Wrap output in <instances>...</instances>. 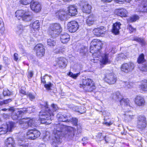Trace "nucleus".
<instances>
[{
    "label": "nucleus",
    "instance_id": "f257e3e1",
    "mask_svg": "<svg viewBox=\"0 0 147 147\" xmlns=\"http://www.w3.org/2000/svg\"><path fill=\"white\" fill-rule=\"evenodd\" d=\"M45 108V110H42L39 113V116L40 117L41 123L48 125L51 123V116L54 115L53 112L58 109V107L57 105L52 104L51 109H49L47 104Z\"/></svg>",
    "mask_w": 147,
    "mask_h": 147
},
{
    "label": "nucleus",
    "instance_id": "f03ea898",
    "mask_svg": "<svg viewBox=\"0 0 147 147\" xmlns=\"http://www.w3.org/2000/svg\"><path fill=\"white\" fill-rule=\"evenodd\" d=\"M63 126L61 125L60 124H58L56 125V128H55L56 129L57 132L59 133L61 132L60 134L57 133V134H55L54 139H53L51 143H58L59 142H60L61 141V137H59L58 135H60L62 134L63 136L66 137L69 136L71 137L74 136V128L71 127H68L65 128H63ZM53 144V143H52Z\"/></svg>",
    "mask_w": 147,
    "mask_h": 147
},
{
    "label": "nucleus",
    "instance_id": "7ed1b4c3",
    "mask_svg": "<svg viewBox=\"0 0 147 147\" xmlns=\"http://www.w3.org/2000/svg\"><path fill=\"white\" fill-rule=\"evenodd\" d=\"M82 83V84H80V87L83 88L86 91L91 92L96 88L94 82L91 79L83 80Z\"/></svg>",
    "mask_w": 147,
    "mask_h": 147
},
{
    "label": "nucleus",
    "instance_id": "20e7f679",
    "mask_svg": "<svg viewBox=\"0 0 147 147\" xmlns=\"http://www.w3.org/2000/svg\"><path fill=\"white\" fill-rule=\"evenodd\" d=\"M57 117L60 121L71 123L75 126L78 125V119L76 118L73 117L69 114L62 115L59 113L57 115Z\"/></svg>",
    "mask_w": 147,
    "mask_h": 147
},
{
    "label": "nucleus",
    "instance_id": "39448f33",
    "mask_svg": "<svg viewBox=\"0 0 147 147\" xmlns=\"http://www.w3.org/2000/svg\"><path fill=\"white\" fill-rule=\"evenodd\" d=\"M102 43L98 40L94 39L92 41L90 49L93 56H96L97 53L100 54V50L102 47Z\"/></svg>",
    "mask_w": 147,
    "mask_h": 147
},
{
    "label": "nucleus",
    "instance_id": "423d86ee",
    "mask_svg": "<svg viewBox=\"0 0 147 147\" xmlns=\"http://www.w3.org/2000/svg\"><path fill=\"white\" fill-rule=\"evenodd\" d=\"M15 15L16 16L19 20L22 18L24 21L26 22L30 21L32 18V17L29 12L22 10L16 11Z\"/></svg>",
    "mask_w": 147,
    "mask_h": 147
},
{
    "label": "nucleus",
    "instance_id": "0eeeda50",
    "mask_svg": "<svg viewBox=\"0 0 147 147\" xmlns=\"http://www.w3.org/2000/svg\"><path fill=\"white\" fill-rule=\"evenodd\" d=\"M26 119H23L19 120L18 121V123L21 125V127L24 128H27L29 126L30 127H36L37 125V120L34 118L30 119L29 121H26Z\"/></svg>",
    "mask_w": 147,
    "mask_h": 147
},
{
    "label": "nucleus",
    "instance_id": "6e6552de",
    "mask_svg": "<svg viewBox=\"0 0 147 147\" xmlns=\"http://www.w3.org/2000/svg\"><path fill=\"white\" fill-rule=\"evenodd\" d=\"M62 28L60 24L57 23L51 25L48 30V34L51 36H55L60 34Z\"/></svg>",
    "mask_w": 147,
    "mask_h": 147
},
{
    "label": "nucleus",
    "instance_id": "1a4fd4ad",
    "mask_svg": "<svg viewBox=\"0 0 147 147\" xmlns=\"http://www.w3.org/2000/svg\"><path fill=\"white\" fill-rule=\"evenodd\" d=\"M14 125V123L11 122L8 124L2 125L0 127V135L6 134L8 131H11Z\"/></svg>",
    "mask_w": 147,
    "mask_h": 147
},
{
    "label": "nucleus",
    "instance_id": "9d476101",
    "mask_svg": "<svg viewBox=\"0 0 147 147\" xmlns=\"http://www.w3.org/2000/svg\"><path fill=\"white\" fill-rule=\"evenodd\" d=\"M105 80L109 84H114L117 81V78L112 72L109 71L106 73Z\"/></svg>",
    "mask_w": 147,
    "mask_h": 147
},
{
    "label": "nucleus",
    "instance_id": "9b49d317",
    "mask_svg": "<svg viewBox=\"0 0 147 147\" xmlns=\"http://www.w3.org/2000/svg\"><path fill=\"white\" fill-rule=\"evenodd\" d=\"M109 54L108 53L101 54L100 52V54L97 53L96 56H93L94 57H95L96 58H99L100 62L102 64L106 65L110 63V61L109 59Z\"/></svg>",
    "mask_w": 147,
    "mask_h": 147
},
{
    "label": "nucleus",
    "instance_id": "f8f14e48",
    "mask_svg": "<svg viewBox=\"0 0 147 147\" xmlns=\"http://www.w3.org/2000/svg\"><path fill=\"white\" fill-rule=\"evenodd\" d=\"M34 50L38 57H41L44 56L45 49L44 46L42 44H37L34 47Z\"/></svg>",
    "mask_w": 147,
    "mask_h": 147
},
{
    "label": "nucleus",
    "instance_id": "ddd939ff",
    "mask_svg": "<svg viewBox=\"0 0 147 147\" xmlns=\"http://www.w3.org/2000/svg\"><path fill=\"white\" fill-rule=\"evenodd\" d=\"M135 65L132 62H129L123 64L121 65V71L125 73H128L133 70L134 68Z\"/></svg>",
    "mask_w": 147,
    "mask_h": 147
},
{
    "label": "nucleus",
    "instance_id": "4468645a",
    "mask_svg": "<svg viewBox=\"0 0 147 147\" xmlns=\"http://www.w3.org/2000/svg\"><path fill=\"white\" fill-rule=\"evenodd\" d=\"M40 133L36 129H31L29 130L27 133L28 138L31 140H34L38 137Z\"/></svg>",
    "mask_w": 147,
    "mask_h": 147
},
{
    "label": "nucleus",
    "instance_id": "2eb2a0df",
    "mask_svg": "<svg viewBox=\"0 0 147 147\" xmlns=\"http://www.w3.org/2000/svg\"><path fill=\"white\" fill-rule=\"evenodd\" d=\"M146 118L144 116H140L138 119L137 127L138 128L143 129H144L146 125Z\"/></svg>",
    "mask_w": 147,
    "mask_h": 147
},
{
    "label": "nucleus",
    "instance_id": "dca6fc26",
    "mask_svg": "<svg viewBox=\"0 0 147 147\" xmlns=\"http://www.w3.org/2000/svg\"><path fill=\"white\" fill-rule=\"evenodd\" d=\"M107 30L106 28L103 26H100L99 28H95L93 31L94 35L96 36H100L102 34H105L107 32Z\"/></svg>",
    "mask_w": 147,
    "mask_h": 147
},
{
    "label": "nucleus",
    "instance_id": "f3484780",
    "mask_svg": "<svg viewBox=\"0 0 147 147\" xmlns=\"http://www.w3.org/2000/svg\"><path fill=\"white\" fill-rule=\"evenodd\" d=\"M68 29L71 32H75L78 28V23L75 21H71L67 24Z\"/></svg>",
    "mask_w": 147,
    "mask_h": 147
},
{
    "label": "nucleus",
    "instance_id": "a211bd4d",
    "mask_svg": "<svg viewBox=\"0 0 147 147\" xmlns=\"http://www.w3.org/2000/svg\"><path fill=\"white\" fill-rule=\"evenodd\" d=\"M30 6L31 9L36 13L40 12L42 9L41 4L37 1L32 2L30 4Z\"/></svg>",
    "mask_w": 147,
    "mask_h": 147
},
{
    "label": "nucleus",
    "instance_id": "6ab92c4d",
    "mask_svg": "<svg viewBox=\"0 0 147 147\" xmlns=\"http://www.w3.org/2000/svg\"><path fill=\"white\" fill-rule=\"evenodd\" d=\"M39 22L38 20H35L30 24V32L34 33L35 32L38 30V29L39 28Z\"/></svg>",
    "mask_w": 147,
    "mask_h": 147
},
{
    "label": "nucleus",
    "instance_id": "aec40b11",
    "mask_svg": "<svg viewBox=\"0 0 147 147\" xmlns=\"http://www.w3.org/2000/svg\"><path fill=\"white\" fill-rule=\"evenodd\" d=\"M135 102L138 106H142L144 105L145 100L143 97L140 96H137L135 98Z\"/></svg>",
    "mask_w": 147,
    "mask_h": 147
},
{
    "label": "nucleus",
    "instance_id": "412c9836",
    "mask_svg": "<svg viewBox=\"0 0 147 147\" xmlns=\"http://www.w3.org/2000/svg\"><path fill=\"white\" fill-rule=\"evenodd\" d=\"M96 21V17L93 14H91L86 18V23L87 25L90 26L94 24Z\"/></svg>",
    "mask_w": 147,
    "mask_h": 147
},
{
    "label": "nucleus",
    "instance_id": "4be33fe9",
    "mask_svg": "<svg viewBox=\"0 0 147 147\" xmlns=\"http://www.w3.org/2000/svg\"><path fill=\"white\" fill-rule=\"evenodd\" d=\"M121 24L119 22H116L113 24L112 32L115 35L118 34L119 33V30L121 28Z\"/></svg>",
    "mask_w": 147,
    "mask_h": 147
},
{
    "label": "nucleus",
    "instance_id": "5701e85b",
    "mask_svg": "<svg viewBox=\"0 0 147 147\" xmlns=\"http://www.w3.org/2000/svg\"><path fill=\"white\" fill-rule=\"evenodd\" d=\"M56 16L61 20L66 19L67 15L66 12L63 10H59L55 13Z\"/></svg>",
    "mask_w": 147,
    "mask_h": 147
},
{
    "label": "nucleus",
    "instance_id": "b1692460",
    "mask_svg": "<svg viewBox=\"0 0 147 147\" xmlns=\"http://www.w3.org/2000/svg\"><path fill=\"white\" fill-rule=\"evenodd\" d=\"M66 59L63 57L57 58L56 60V61L59 67L64 68L66 66Z\"/></svg>",
    "mask_w": 147,
    "mask_h": 147
},
{
    "label": "nucleus",
    "instance_id": "393cba45",
    "mask_svg": "<svg viewBox=\"0 0 147 147\" xmlns=\"http://www.w3.org/2000/svg\"><path fill=\"white\" fill-rule=\"evenodd\" d=\"M82 5L83 12L88 13L90 12L91 7L87 2H83Z\"/></svg>",
    "mask_w": 147,
    "mask_h": 147
},
{
    "label": "nucleus",
    "instance_id": "a878e982",
    "mask_svg": "<svg viewBox=\"0 0 147 147\" xmlns=\"http://www.w3.org/2000/svg\"><path fill=\"white\" fill-rule=\"evenodd\" d=\"M23 112L22 111H15L11 114V118L14 120H17L23 114Z\"/></svg>",
    "mask_w": 147,
    "mask_h": 147
},
{
    "label": "nucleus",
    "instance_id": "bb28decb",
    "mask_svg": "<svg viewBox=\"0 0 147 147\" xmlns=\"http://www.w3.org/2000/svg\"><path fill=\"white\" fill-rule=\"evenodd\" d=\"M14 141L11 137L8 138L5 140V144L6 147H14Z\"/></svg>",
    "mask_w": 147,
    "mask_h": 147
},
{
    "label": "nucleus",
    "instance_id": "cd10ccee",
    "mask_svg": "<svg viewBox=\"0 0 147 147\" xmlns=\"http://www.w3.org/2000/svg\"><path fill=\"white\" fill-rule=\"evenodd\" d=\"M124 119L127 121H129L134 118V115L131 111H126L124 114Z\"/></svg>",
    "mask_w": 147,
    "mask_h": 147
},
{
    "label": "nucleus",
    "instance_id": "c85d7f7f",
    "mask_svg": "<svg viewBox=\"0 0 147 147\" xmlns=\"http://www.w3.org/2000/svg\"><path fill=\"white\" fill-rule=\"evenodd\" d=\"M69 14L70 16H74L76 15L78 11L76 8L74 6L71 5L68 7Z\"/></svg>",
    "mask_w": 147,
    "mask_h": 147
},
{
    "label": "nucleus",
    "instance_id": "c756f323",
    "mask_svg": "<svg viewBox=\"0 0 147 147\" xmlns=\"http://www.w3.org/2000/svg\"><path fill=\"white\" fill-rule=\"evenodd\" d=\"M127 11L125 9H121L117 10V15L121 17H127Z\"/></svg>",
    "mask_w": 147,
    "mask_h": 147
},
{
    "label": "nucleus",
    "instance_id": "7c9ffc66",
    "mask_svg": "<svg viewBox=\"0 0 147 147\" xmlns=\"http://www.w3.org/2000/svg\"><path fill=\"white\" fill-rule=\"evenodd\" d=\"M140 7V11H147V0H144L142 2Z\"/></svg>",
    "mask_w": 147,
    "mask_h": 147
},
{
    "label": "nucleus",
    "instance_id": "2f4dec72",
    "mask_svg": "<svg viewBox=\"0 0 147 147\" xmlns=\"http://www.w3.org/2000/svg\"><path fill=\"white\" fill-rule=\"evenodd\" d=\"M140 88L143 91H147V80H144L140 86Z\"/></svg>",
    "mask_w": 147,
    "mask_h": 147
},
{
    "label": "nucleus",
    "instance_id": "473e14b6",
    "mask_svg": "<svg viewBox=\"0 0 147 147\" xmlns=\"http://www.w3.org/2000/svg\"><path fill=\"white\" fill-rule=\"evenodd\" d=\"M121 84H122L123 86L125 88H132L133 85V83L131 82H122Z\"/></svg>",
    "mask_w": 147,
    "mask_h": 147
},
{
    "label": "nucleus",
    "instance_id": "72a5a7b5",
    "mask_svg": "<svg viewBox=\"0 0 147 147\" xmlns=\"http://www.w3.org/2000/svg\"><path fill=\"white\" fill-rule=\"evenodd\" d=\"M120 103L121 105L125 106H129V100L128 99L123 98L120 100Z\"/></svg>",
    "mask_w": 147,
    "mask_h": 147
},
{
    "label": "nucleus",
    "instance_id": "f704fd0d",
    "mask_svg": "<svg viewBox=\"0 0 147 147\" xmlns=\"http://www.w3.org/2000/svg\"><path fill=\"white\" fill-rule=\"evenodd\" d=\"M139 19V17L136 15L133 16L127 19V21L130 22H134Z\"/></svg>",
    "mask_w": 147,
    "mask_h": 147
},
{
    "label": "nucleus",
    "instance_id": "c9c22d12",
    "mask_svg": "<svg viewBox=\"0 0 147 147\" xmlns=\"http://www.w3.org/2000/svg\"><path fill=\"white\" fill-rule=\"evenodd\" d=\"M54 37H51L47 40V44L51 46H54L55 44V42Z\"/></svg>",
    "mask_w": 147,
    "mask_h": 147
},
{
    "label": "nucleus",
    "instance_id": "e433bc0d",
    "mask_svg": "<svg viewBox=\"0 0 147 147\" xmlns=\"http://www.w3.org/2000/svg\"><path fill=\"white\" fill-rule=\"evenodd\" d=\"M145 60L144 54H141L139 56L137 62L138 63H140L144 62Z\"/></svg>",
    "mask_w": 147,
    "mask_h": 147
},
{
    "label": "nucleus",
    "instance_id": "4c0bfd02",
    "mask_svg": "<svg viewBox=\"0 0 147 147\" xmlns=\"http://www.w3.org/2000/svg\"><path fill=\"white\" fill-rule=\"evenodd\" d=\"M65 49L62 46H58L57 48L55 50V52L56 53H59L64 51Z\"/></svg>",
    "mask_w": 147,
    "mask_h": 147
},
{
    "label": "nucleus",
    "instance_id": "58836bf2",
    "mask_svg": "<svg viewBox=\"0 0 147 147\" xmlns=\"http://www.w3.org/2000/svg\"><path fill=\"white\" fill-rule=\"evenodd\" d=\"M134 40L140 42L142 45H144L145 44V41L142 38L139 37H135Z\"/></svg>",
    "mask_w": 147,
    "mask_h": 147
},
{
    "label": "nucleus",
    "instance_id": "ea45409f",
    "mask_svg": "<svg viewBox=\"0 0 147 147\" xmlns=\"http://www.w3.org/2000/svg\"><path fill=\"white\" fill-rule=\"evenodd\" d=\"M0 30L1 31V33L3 32L5 30L4 24L2 18H0Z\"/></svg>",
    "mask_w": 147,
    "mask_h": 147
},
{
    "label": "nucleus",
    "instance_id": "a19ab883",
    "mask_svg": "<svg viewBox=\"0 0 147 147\" xmlns=\"http://www.w3.org/2000/svg\"><path fill=\"white\" fill-rule=\"evenodd\" d=\"M75 110L76 111H77L78 112H79L81 114H82L85 112L86 109V108L84 107H82L79 108H78V110Z\"/></svg>",
    "mask_w": 147,
    "mask_h": 147
},
{
    "label": "nucleus",
    "instance_id": "79ce46f5",
    "mask_svg": "<svg viewBox=\"0 0 147 147\" xmlns=\"http://www.w3.org/2000/svg\"><path fill=\"white\" fill-rule=\"evenodd\" d=\"M69 37H60V40L61 42L63 43L67 42L69 40Z\"/></svg>",
    "mask_w": 147,
    "mask_h": 147
},
{
    "label": "nucleus",
    "instance_id": "37998d69",
    "mask_svg": "<svg viewBox=\"0 0 147 147\" xmlns=\"http://www.w3.org/2000/svg\"><path fill=\"white\" fill-rule=\"evenodd\" d=\"M12 100L11 99L3 100V101H0V105H2L3 104H7L9 102H11Z\"/></svg>",
    "mask_w": 147,
    "mask_h": 147
},
{
    "label": "nucleus",
    "instance_id": "c03bdc74",
    "mask_svg": "<svg viewBox=\"0 0 147 147\" xmlns=\"http://www.w3.org/2000/svg\"><path fill=\"white\" fill-rule=\"evenodd\" d=\"M79 74V73H77L76 74H73L71 72H69L68 74V76L71 77L72 78L76 79Z\"/></svg>",
    "mask_w": 147,
    "mask_h": 147
},
{
    "label": "nucleus",
    "instance_id": "a18cd8bd",
    "mask_svg": "<svg viewBox=\"0 0 147 147\" xmlns=\"http://www.w3.org/2000/svg\"><path fill=\"white\" fill-rule=\"evenodd\" d=\"M33 0H21V3L23 5H27L32 2Z\"/></svg>",
    "mask_w": 147,
    "mask_h": 147
},
{
    "label": "nucleus",
    "instance_id": "49530a36",
    "mask_svg": "<svg viewBox=\"0 0 147 147\" xmlns=\"http://www.w3.org/2000/svg\"><path fill=\"white\" fill-rule=\"evenodd\" d=\"M17 29L18 33H22L24 30V28L22 25H18L17 27Z\"/></svg>",
    "mask_w": 147,
    "mask_h": 147
},
{
    "label": "nucleus",
    "instance_id": "de8ad7c7",
    "mask_svg": "<svg viewBox=\"0 0 147 147\" xmlns=\"http://www.w3.org/2000/svg\"><path fill=\"white\" fill-rule=\"evenodd\" d=\"M27 96L29 99L31 100L34 99L35 98V97L32 93L29 92L27 94Z\"/></svg>",
    "mask_w": 147,
    "mask_h": 147
},
{
    "label": "nucleus",
    "instance_id": "09e8293b",
    "mask_svg": "<svg viewBox=\"0 0 147 147\" xmlns=\"http://www.w3.org/2000/svg\"><path fill=\"white\" fill-rule=\"evenodd\" d=\"M3 94L4 96H9L10 94V92L8 89L4 90Z\"/></svg>",
    "mask_w": 147,
    "mask_h": 147
},
{
    "label": "nucleus",
    "instance_id": "8fccbe9b",
    "mask_svg": "<svg viewBox=\"0 0 147 147\" xmlns=\"http://www.w3.org/2000/svg\"><path fill=\"white\" fill-rule=\"evenodd\" d=\"M142 71L146 72L147 71V64H143L141 69Z\"/></svg>",
    "mask_w": 147,
    "mask_h": 147
},
{
    "label": "nucleus",
    "instance_id": "3c124183",
    "mask_svg": "<svg viewBox=\"0 0 147 147\" xmlns=\"http://www.w3.org/2000/svg\"><path fill=\"white\" fill-rule=\"evenodd\" d=\"M115 1H116L117 3L122 4V2H123L124 1L129 2L131 0H115Z\"/></svg>",
    "mask_w": 147,
    "mask_h": 147
},
{
    "label": "nucleus",
    "instance_id": "603ef678",
    "mask_svg": "<svg viewBox=\"0 0 147 147\" xmlns=\"http://www.w3.org/2000/svg\"><path fill=\"white\" fill-rule=\"evenodd\" d=\"M128 29L130 31V33L134 31H136V29L134 28L132 26L129 25L128 27Z\"/></svg>",
    "mask_w": 147,
    "mask_h": 147
},
{
    "label": "nucleus",
    "instance_id": "864d4df0",
    "mask_svg": "<svg viewBox=\"0 0 147 147\" xmlns=\"http://www.w3.org/2000/svg\"><path fill=\"white\" fill-rule=\"evenodd\" d=\"M44 86L48 90H50L51 86V83H49L48 84H45Z\"/></svg>",
    "mask_w": 147,
    "mask_h": 147
},
{
    "label": "nucleus",
    "instance_id": "5fc2aeb1",
    "mask_svg": "<svg viewBox=\"0 0 147 147\" xmlns=\"http://www.w3.org/2000/svg\"><path fill=\"white\" fill-rule=\"evenodd\" d=\"M33 73L32 71H30L28 72V77L29 78H31L33 76Z\"/></svg>",
    "mask_w": 147,
    "mask_h": 147
},
{
    "label": "nucleus",
    "instance_id": "6e6d98bb",
    "mask_svg": "<svg viewBox=\"0 0 147 147\" xmlns=\"http://www.w3.org/2000/svg\"><path fill=\"white\" fill-rule=\"evenodd\" d=\"M18 141L19 143H20L21 142L23 141L24 140V137L23 136L22 138H18Z\"/></svg>",
    "mask_w": 147,
    "mask_h": 147
},
{
    "label": "nucleus",
    "instance_id": "4d7b16f0",
    "mask_svg": "<svg viewBox=\"0 0 147 147\" xmlns=\"http://www.w3.org/2000/svg\"><path fill=\"white\" fill-rule=\"evenodd\" d=\"M14 60L17 61L18 59V55L17 53H15L14 55Z\"/></svg>",
    "mask_w": 147,
    "mask_h": 147
},
{
    "label": "nucleus",
    "instance_id": "13d9d810",
    "mask_svg": "<svg viewBox=\"0 0 147 147\" xmlns=\"http://www.w3.org/2000/svg\"><path fill=\"white\" fill-rule=\"evenodd\" d=\"M20 92L21 94H23L24 95H26V91L23 89L20 90Z\"/></svg>",
    "mask_w": 147,
    "mask_h": 147
},
{
    "label": "nucleus",
    "instance_id": "bf43d9fd",
    "mask_svg": "<svg viewBox=\"0 0 147 147\" xmlns=\"http://www.w3.org/2000/svg\"><path fill=\"white\" fill-rule=\"evenodd\" d=\"M114 95L116 96V98H119L120 96V93L119 92H116Z\"/></svg>",
    "mask_w": 147,
    "mask_h": 147
},
{
    "label": "nucleus",
    "instance_id": "052dcab7",
    "mask_svg": "<svg viewBox=\"0 0 147 147\" xmlns=\"http://www.w3.org/2000/svg\"><path fill=\"white\" fill-rule=\"evenodd\" d=\"M112 124L111 122H109V123L108 122H105L104 123V124L107 125V126H109Z\"/></svg>",
    "mask_w": 147,
    "mask_h": 147
},
{
    "label": "nucleus",
    "instance_id": "680f3d73",
    "mask_svg": "<svg viewBox=\"0 0 147 147\" xmlns=\"http://www.w3.org/2000/svg\"><path fill=\"white\" fill-rule=\"evenodd\" d=\"M45 79V77H43V78H42L41 77V81L42 83H45L46 82Z\"/></svg>",
    "mask_w": 147,
    "mask_h": 147
},
{
    "label": "nucleus",
    "instance_id": "e2e57ef3",
    "mask_svg": "<svg viewBox=\"0 0 147 147\" xmlns=\"http://www.w3.org/2000/svg\"><path fill=\"white\" fill-rule=\"evenodd\" d=\"M9 111H12L13 112H14L15 111H17V110H15L13 107H11L9 108Z\"/></svg>",
    "mask_w": 147,
    "mask_h": 147
},
{
    "label": "nucleus",
    "instance_id": "0e129e2a",
    "mask_svg": "<svg viewBox=\"0 0 147 147\" xmlns=\"http://www.w3.org/2000/svg\"><path fill=\"white\" fill-rule=\"evenodd\" d=\"M102 1L104 2H110L113 0H101Z\"/></svg>",
    "mask_w": 147,
    "mask_h": 147
},
{
    "label": "nucleus",
    "instance_id": "69168bd1",
    "mask_svg": "<svg viewBox=\"0 0 147 147\" xmlns=\"http://www.w3.org/2000/svg\"><path fill=\"white\" fill-rule=\"evenodd\" d=\"M3 117L4 118H6L8 117V116L7 114H3Z\"/></svg>",
    "mask_w": 147,
    "mask_h": 147
},
{
    "label": "nucleus",
    "instance_id": "338daca9",
    "mask_svg": "<svg viewBox=\"0 0 147 147\" xmlns=\"http://www.w3.org/2000/svg\"><path fill=\"white\" fill-rule=\"evenodd\" d=\"M119 57H121L122 58L125 59V57L126 56H124V55L123 54H121L120 55V56Z\"/></svg>",
    "mask_w": 147,
    "mask_h": 147
},
{
    "label": "nucleus",
    "instance_id": "774afa93",
    "mask_svg": "<svg viewBox=\"0 0 147 147\" xmlns=\"http://www.w3.org/2000/svg\"><path fill=\"white\" fill-rule=\"evenodd\" d=\"M107 138L108 137H107L106 136H105L104 138L105 141L107 143L108 142V141L109 140L107 139Z\"/></svg>",
    "mask_w": 147,
    "mask_h": 147
}]
</instances>
